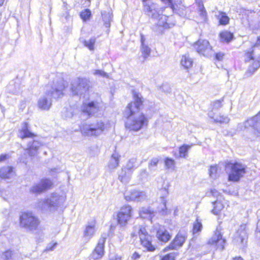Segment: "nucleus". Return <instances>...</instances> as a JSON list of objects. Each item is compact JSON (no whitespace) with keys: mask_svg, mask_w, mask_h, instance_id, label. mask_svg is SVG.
Listing matches in <instances>:
<instances>
[{"mask_svg":"<svg viewBox=\"0 0 260 260\" xmlns=\"http://www.w3.org/2000/svg\"><path fill=\"white\" fill-rule=\"evenodd\" d=\"M133 98L134 101L128 103L124 111L126 119L124 126L129 131L136 132L148 125V117L145 114L140 111L143 105L142 97L139 93L134 92Z\"/></svg>","mask_w":260,"mask_h":260,"instance_id":"1","label":"nucleus"},{"mask_svg":"<svg viewBox=\"0 0 260 260\" xmlns=\"http://www.w3.org/2000/svg\"><path fill=\"white\" fill-rule=\"evenodd\" d=\"M66 85L64 81L61 77H56L52 83L45 87V94L38 101V106L42 110H48L52 105L51 98L59 99L64 95Z\"/></svg>","mask_w":260,"mask_h":260,"instance_id":"2","label":"nucleus"},{"mask_svg":"<svg viewBox=\"0 0 260 260\" xmlns=\"http://www.w3.org/2000/svg\"><path fill=\"white\" fill-rule=\"evenodd\" d=\"M257 46V44L255 43L250 49L244 52V62H248L252 61L245 72L244 75L246 78L251 76L260 67V55L256 57L254 55V48Z\"/></svg>","mask_w":260,"mask_h":260,"instance_id":"3","label":"nucleus"},{"mask_svg":"<svg viewBox=\"0 0 260 260\" xmlns=\"http://www.w3.org/2000/svg\"><path fill=\"white\" fill-rule=\"evenodd\" d=\"M225 168L230 169L228 180L232 182H238L246 173V167L239 162L228 161L225 164Z\"/></svg>","mask_w":260,"mask_h":260,"instance_id":"4","label":"nucleus"},{"mask_svg":"<svg viewBox=\"0 0 260 260\" xmlns=\"http://www.w3.org/2000/svg\"><path fill=\"white\" fill-rule=\"evenodd\" d=\"M133 215V208L128 204L121 206L116 215V221L120 226H126Z\"/></svg>","mask_w":260,"mask_h":260,"instance_id":"5","label":"nucleus"},{"mask_svg":"<svg viewBox=\"0 0 260 260\" xmlns=\"http://www.w3.org/2000/svg\"><path fill=\"white\" fill-rule=\"evenodd\" d=\"M40 221L39 218L31 212H24L20 216V224L29 231L37 229Z\"/></svg>","mask_w":260,"mask_h":260,"instance_id":"6","label":"nucleus"},{"mask_svg":"<svg viewBox=\"0 0 260 260\" xmlns=\"http://www.w3.org/2000/svg\"><path fill=\"white\" fill-rule=\"evenodd\" d=\"M138 234L140 244L147 251L153 252L156 249V246L153 242V236L149 234L145 227H140Z\"/></svg>","mask_w":260,"mask_h":260,"instance_id":"7","label":"nucleus"},{"mask_svg":"<svg viewBox=\"0 0 260 260\" xmlns=\"http://www.w3.org/2000/svg\"><path fill=\"white\" fill-rule=\"evenodd\" d=\"M175 25L174 21L169 16L162 15L158 19V23L155 26V32L157 36H161L169 29Z\"/></svg>","mask_w":260,"mask_h":260,"instance_id":"8","label":"nucleus"},{"mask_svg":"<svg viewBox=\"0 0 260 260\" xmlns=\"http://www.w3.org/2000/svg\"><path fill=\"white\" fill-rule=\"evenodd\" d=\"M64 201L63 196H60L55 193H52L50 198L40 202L38 206L43 209L48 208L51 210L61 205Z\"/></svg>","mask_w":260,"mask_h":260,"instance_id":"9","label":"nucleus"},{"mask_svg":"<svg viewBox=\"0 0 260 260\" xmlns=\"http://www.w3.org/2000/svg\"><path fill=\"white\" fill-rule=\"evenodd\" d=\"M195 50L200 54L208 56L213 51V48L209 41L206 39H199L192 45Z\"/></svg>","mask_w":260,"mask_h":260,"instance_id":"10","label":"nucleus"},{"mask_svg":"<svg viewBox=\"0 0 260 260\" xmlns=\"http://www.w3.org/2000/svg\"><path fill=\"white\" fill-rule=\"evenodd\" d=\"M187 236L185 234L178 232L171 242L164 248L163 252H166L170 250H176L182 247L185 242Z\"/></svg>","mask_w":260,"mask_h":260,"instance_id":"11","label":"nucleus"},{"mask_svg":"<svg viewBox=\"0 0 260 260\" xmlns=\"http://www.w3.org/2000/svg\"><path fill=\"white\" fill-rule=\"evenodd\" d=\"M225 240L222 238V235L219 230H215L213 235L207 241V244L213 247L215 250H222L224 248Z\"/></svg>","mask_w":260,"mask_h":260,"instance_id":"12","label":"nucleus"},{"mask_svg":"<svg viewBox=\"0 0 260 260\" xmlns=\"http://www.w3.org/2000/svg\"><path fill=\"white\" fill-rule=\"evenodd\" d=\"M246 229V224H244L240 225L233 238V241L235 244L244 246L247 244L248 235Z\"/></svg>","mask_w":260,"mask_h":260,"instance_id":"13","label":"nucleus"},{"mask_svg":"<svg viewBox=\"0 0 260 260\" xmlns=\"http://www.w3.org/2000/svg\"><path fill=\"white\" fill-rule=\"evenodd\" d=\"M198 7V11L195 19L198 23H205L208 20L207 12L202 0H195Z\"/></svg>","mask_w":260,"mask_h":260,"instance_id":"14","label":"nucleus"},{"mask_svg":"<svg viewBox=\"0 0 260 260\" xmlns=\"http://www.w3.org/2000/svg\"><path fill=\"white\" fill-rule=\"evenodd\" d=\"M106 128L105 123L102 121L91 124L89 127L85 129L84 134L87 136H97L102 134Z\"/></svg>","mask_w":260,"mask_h":260,"instance_id":"15","label":"nucleus"},{"mask_svg":"<svg viewBox=\"0 0 260 260\" xmlns=\"http://www.w3.org/2000/svg\"><path fill=\"white\" fill-rule=\"evenodd\" d=\"M100 109V104L97 101L85 102L83 105L82 112L88 117H91L96 113Z\"/></svg>","mask_w":260,"mask_h":260,"instance_id":"16","label":"nucleus"},{"mask_svg":"<svg viewBox=\"0 0 260 260\" xmlns=\"http://www.w3.org/2000/svg\"><path fill=\"white\" fill-rule=\"evenodd\" d=\"M156 237L160 243L166 244L172 238V234L167 229L162 225H159L156 230Z\"/></svg>","mask_w":260,"mask_h":260,"instance_id":"17","label":"nucleus"},{"mask_svg":"<svg viewBox=\"0 0 260 260\" xmlns=\"http://www.w3.org/2000/svg\"><path fill=\"white\" fill-rule=\"evenodd\" d=\"M106 238L102 237L99 240L97 244L91 253V258L93 260L101 259L104 255L105 244Z\"/></svg>","mask_w":260,"mask_h":260,"instance_id":"18","label":"nucleus"},{"mask_svg":"<svg viewBox=\"0 0 260 260\" xmlns=\"http://www.w3.org/2000/svg\"><path fill=\"white\" fill-rule=\"evenodd\" d=\"M52 185L51 181L47 179H42L38 183L34 185L30 188L33 193H40L50 188Z\"/></svg>","mask_w":260,"mask_h":260,"instance_id":"19","label":"nucleus"},{"mask_svg":"<svg viewBox=\"0 0 260 260\" xmlns=\"http://www.w3.org/2000/svg\"><path fill=\"white\" fill-rule=\"evenodd\" d=\"M43 145V142L34 140L32 142H29L27 148L25 149V152L31 157L35 156L38 154L39 148Z\"/></svg>","mask_w":260,"mask_h":260,"instance_id":"20","label":"nucleus"},{"mask_svg":"<svg viewBox=\"0 0 260 260\" xmlns=\"http://www.w3.org/2000/svg\"><path fill=\"white\" fill-rule=\"evenodd\" d=\"M145 194L143 191L134 189L128 192L125 193V199L127 201H141L144 198Z\"/></svg>","mask_w":260,"mask_h":260,"instance_id":"21","label":"nucleus"},{"mask_svg":"<svg viewBox=\"0 0 260 260\" xmlns=\"http://www.w3.org/2000/svg\"><path fill=\"white\" fill-rule=\"evenodd\" d=\"M180 64L184 70L188 71L193 66V60L189 54H183L181 57Z\"/></svg>","mask_w":260,"mask_h":260,"instance_id":"22","label":"nucleus"},{"mask_svg":"<svg viewBox=\"0 0 260 260\" xmlns=\"http://www.w3.org/2000/svg\"><path fill=\"white\" fill-rule=\"evenodd\" d=\"M81 80L77 78L72 80L70 84V90L74 95H80L81 90Z\"/></svg>","mask_w":260,"mask_h":260,"instance_id":"23","label":"nucleus"},{"mask_svg":"<svg viewBox=\"0 0 260 260\" xmlns=\"http://www.w3.org/2000/svg\"><path fill=\"white\" fill-rule=\"evenodd\" d=\"M80 104L78 106H72L69 110H67L62 113V116L66 118H70L79 115V118H80Z\"/></svg>","mask_w":260,"mask_h":260,"instance_id":"24","label":"nucleus"},{"mask_svg":"<svg viewBox=\"0 0 260 260\" xmlns=\"http://www.w3.org/2000/svg\"><path fill=\"white\" fill-rule=\"evenodd\" d=\"M35 135L28 129V124L26 122L23 123L21 129L18 132V137L21 139L26 138H33Z\"/></svg>","mask_w":260,"mask_h":260,"instance_id":"25","label":"nucleus"},{"mask_svg":"<svg viewBox=\"0 0 260 260\" xmlns=\"http://www.w3.org/2000/svg\"><path fill=\"white\" fill-rule=\"evenodd\" d=\"M220 41L222 43H229L234 39V34L228 30H223L218 34Z\"/></svg>","mask_w":260,"mask_h":260,"instance_id":"26","label":"nucleus"},{"mask_svg":"<svg viewBox=\"0 0 260 260\" xmlns=\"http://www.w3.org/2000/svg\"><path fill=\"white\" fill-rule=\"evenodd\" d=\"M216 18L218 20L219 25L225 26L230 23V17L225 12L219 11L218 14L216 15Z\"/></svg>","mask_w":260,"mask_h":260,"instance_id":"27","label":"nucleus"},{"mask_svg":"<svg viewBox=\"0 0 260 260\" xmlns=\"http://www.w3.org/2000/svg\"><path fill=\"white\" fill-rule=\"evenodd\" d=\"M14 175L13 168L11 167H4L0 170V177L9 178Z\"/></svg>","mask_w":260,"mask_h":260,"instance_id":"28","label":"nucleus"},{"mask_svg":"<svg viewBox=\"0 0 260 260\" xmlns=\"http://www.w3.org/2000/svg\"><path fill=\"white\" fill-rule=\"evenodd\" d=\"M119 157L120 156L116 153L111 155L110 162L108 165V169L110 171H112L118 166Z\"/></svg>","mask_w":260,"mask_h":260,"instance_id":"29","label":"nucleus"},{"mask_svg":"<svg viewBox=\"0 0 260 260\" xmlns=\"http://www.w3.org/2000/svg\"><path fill=\"white\" fill-rule=\"evenodd\" d=\"M3 256L6 260H20L21 256L19 252L13 251H6Z\"/></svg>","mask_w":260,"mask_h":260,"instance_id":"30","label":"nucleus"},{"mask_svg":"<svg viewBox=\"0 0 260 260\" xmlns=\"http://www.w3.org/2000/svg\"><path fill=\"white\" fill-rule=\"evenodd\" d=\"M95 224H89L86 226L84 232V238L86 240H88L93 236L95 232Z\"/></svg>","mask_w":260,"mask_h":260,"instance_id":"31","label":"nucleus"},{"mask_svg":"<svg viewBox=\"0 0 260 260\" xmlns=\"http://www.w3.org/2000/svg\"><path fill=\"white\" fill-rule=\"evenodd\" d=\"M192 145L183 144L179 147V155L177 157L186 158L188 155V151L191 147Z\"/></svg>","mask_w":260,"mask_h":260,"instance_id":"32","label":"nucleus"},{"mask_svg":"<svg viewBox=\"0 0 260 260\" xmlns=\"http://www.w3.org/2000/svg\"><path fill=\"white\" fill-rule=\"evenodd\" d=\"M213 208L212 212L215 215H219L224 208V204L220 201H216L213 203Z\"/></svg>","mask_w":260,"mask_h":260,"instance_id":"33","label":"nucleus"},{"mask_svg":"<svg viewBox=\"0 0 260 260\" xmlns=\"http://www.w3.org/2000/svg\"><path fill=\"white\" fill-rule=\"evenodd\" d=\"M164 164L166 168L168 170H175L176 162L172 158L167 157L164 159Z\"/></svg>","mask_w":260,"mask_h":260,"instance_id":"34","label":"nucleus"},{"mask_svg":"<svg viewBox=\"0 0 260 260\" xmlns=\"http://www.w3.org/2000/svg\"><path fill=\"white\" fill-rule=\"evenodd\" d=\"M203 228L201 220L198 218L193 223L192 232L193 234L200 232Z\"/></svg>","mask_w":260,"mask_h":260,"instance_id":"35","label":"nucleus"},{"mask_svg":"<svg viewBox=\"0 0 260 260\" xmlns=\"http://www.w3.org/2000/svg\"><path fill=\"white\" fill-rule=\"evenodd\" d=\"M178 255V252H170L161 256L159 260H176V257Z\"/></svg>","mask_w":260,"mask_h":260,"instance_id":"36","label":"nucleus"},{"mask_svg":"<svg viewBox=\"0 0 260 260\" xmlns=\"http://www.w3.org/2000/svg\"><path fill=\"white\" fill-rule=\"evenodd\" d=\"M92 17V13L89 9H85L82 12V21L87 22L90 20Z\"/></svg>","mask_w":260,"mask_h":260,"instance_id":"37","label":"nucleus"},{"mask_svg":"<svg viewBox=\"0 0 260 260\" xmlns=\"http://www.w3.org/2000/svg\"><path fill=\"white\" fill-rule=\"evenodd\" d=\"M95 43V40L94 38L89 39L88 41H84V46L87 47L89 50H93L94 49V45Z\"/></svg>","mask_w":260,"mask_h":260,"instance_id":"38","label":"nucleus"},{"mask_svg":"<svg viewBox=\"0 0 260 260\" xmlns=\"http://www.w3.org/2000/svg\"><path fill=\"white\" fill-rule=\"evenodd\" d=\"M162 3L167 5L169 7L174 10L175 8L176 3L175 0H160Z\"/></svg>","mask_w":260,"mask_h":260,"instance_id":"39","label":"nucleus"},{"mask_svg":"<svg viewBox=\"0 0 260 260\" xmlns=\"http://www.w3.org/2000/svg\"><path fill=\"white\" fill-rule=\"evenodd\" d=\"M150 49L147 46H143L142 48V54L144 59L147 58L150 55Z\"/></svg>","mask_w":260,"mask_h":260,"instance_id":"40","label":"nucleus"},{"mask_svg":"<svg viewBox=\"0 0 260 260\" xmlns=\"http://www.w3.org/2000/svg\"><path fill=\"white\" fill-rule=\"evenodd\" d=\"M210 118L213 119L215 123H223L228 121V118L223 115H220L219 118H214L213 116H210Z\"/></svg>","mask_w":260,"mask_h":260,"instance_id":"41","label":"nucleus"},{"mask_svg":"<svg viewBox=\"0 0 260 260\" xmlns=\"http://www.w3.org/2000/svg\"><path fill=\"white\" fill-rule=\"evenodd\" d=\"M218 171V167L217 165L211 166L209 170V175L211 177L215 176Z\"/></svg>","mask_w":260,"mask_h":260,"instance_id":"42","label":"nucleus"},{"mask_svg":"<svg viewBox=\"0 0 260 260\" xmlns=\"http://www.w3.org/2000/svg\"><path fill=\"white\" fill-rule=\"evenodd\" d=\"M225 56V53L222 52H216L214 55V59L216 61H221L223 60Z\"/></svg>","mask_w":260,"mask_h":260,"instance_id":"43","label":"nucleus"},{"mask_svg":"<svg viewBox=\"0 0 260 260\" xmlns=\"http://www.w3.org/2000/svg\"><path fill=\"white\" fill-rule=\"evenodd\" d=\"M12 86V85L10 84L8 86V88L9 89V90L10 91V92H11L13 94H17V93H19V92H20V85L18 84H17L15 85V86L16 88H15V89L14 90H12L10 88Z\"/></svg>","mask_w":260,"mask_h":260,"instance_id":"44","label":"nucleus"},{"mask_svg":"<svg viewBox=\"0 0 260 260\" xmlns=\"http://www.w3.org/2000/svg\"><path fill=\"white\" fill-rule=\"evenodd\" d=\"M159 161L160 159L158 158H153L149 163V167H154L157 166Z\"/></svg>","mask_w":260,"mask_h":260,"instance_id":"45","label":"nucleus"},{"mask_svg":"<svg viewBox=\"0 0 260 260\" xmlns=\"http://www.w3.org/2000/svg\"><path fill=\"white\" fill-rule=\"evenodd\" d=\"M94 74L96 75H99L104 77H108V74L104 71L100 70H96L94 71Z\"/></svg>","mask_w":260,"mask_h":260,"instance_id":"46","label":"nucleus"},{"mask_svg":"<svg viewBox=\"0 0 260 260\" xmlns=\"http://www.w3.org/2000/svg\"><path fill=\"white\" fill-rule=\"evenodd\" d=\"M57 243H50L46 247V249H45V251H50L53 250L55 247L56 246Z\"/></svg>","mask_w":260,"mask_h":260,"instance_id":"47","label":"nucleus"},{"mask_svg":"<svg viewBox=\"0 0 260 260\" xmlns=\"http://www.w3.org/2000/svg\"><path fill=\"white\" fill-rule=\"evenodd\" d=\"M122 171L123 172L124 175H120L119 176V179H120V180L121 181H123L124 180V177H125L124 175H126L127 172H130L131 169L129 168H124V169H122Z\"/></svg>","mask_w":260,"mask_h":260,"instance_id":"48","label":"nucleus"},{"mask_svg":"<svg viewBox=\"0 0 260 260\" xmlns=\"http://www.w3.org/2000/svg\"><path fill=\"white\" fill-rule=\"evenodd\" d=\"M144 9L147 12V13H151L152 12V9L151 8V6L146 4V3H144Z\"/></svg>","mask_w":260,"mask_h":260,"instance_id":"49","label":"nucleus"},{"mask_svg":"<svg viewBox=\"0 0 260 260\" xmlns=\"http://www.w3.org/2000/svg\"><path fill=\"white\" fill-rule=\"evenodd\" d=\"M141 257V254H139L138 252L135 251L133 253L131 256V258L133 260H137L139 259Z\"/></svg>","mask_w":260,"mask_h":260,"instance_id":"50","label":"nucleus"},{"mask_svg":"<svg viewBox=\"0 0 260 260\" xmlns=\"http://www.w3.org/2000/svg\"><path fill=\"white\" fill-rule=\"evenodd\" d=\"M161 203L163 204L164 207L163 208H162L161 209H160V212H166V210H167V208H166L167 201H166V200L164 198H162Z\"/></svg>","mask_w":260,"mask_h":260,"instance_id":"51","label":"nucleus"},{"mask_svg":"<svg viewBox=\"0 0 260 260\" xmlns=\"http://www.w3.org/2000/svg\"><path fill=\"white\" fill-rule=\"evenodd\" d=\"M8 157V154H1L0 155V162L6 160Z\"/></svg>","mask_w":260,"mask_h":260,"instance_id":"52","label":"nucleus"},{"mask_svg":"<svg viewBox=\"0 0 260 260\" xmlns=\"http://www.w3.org/2000/svg\"><path fill=\"white\" fill-rule=\"evenodd\" d=\"M143 212L149 215H152L154 214V211L150 209H146L143 211Z\"/></svg>","mask_w":260,"mask_h":260,"instance_id":"53","label":"nucleus"},{"mask_svg":"<svg viewBox=\"0 0 260 260\" xmlns=\"http://www.w3.org/2000/svg\"><path fill=\"white\" fill-rule=\"evenodd\" d=\"M232 260H244L243 258L240 256H235L234 257H233Z\"/></svg>","mask_w":260,"mask_h":260,"instance_id":"54","label":"nucleus"},{"mask_svg":"<svg viewBox=\"0 0 260 260\" xmlns=\"http://www.w3.org/2000/svg\"><path fill=\"white\" fill-rule=\"evenodd\" d=\"M214 106H221V101L217 100L214 102Z\"/></svg>","mask_w":260,"mask_h":260,"instance_id":"55","label":"nucleus"},{"mask_svg":"<svg viewBox=\"0 0 260 260\" xmlns=\"http://www.w3.org/2000/svg\"><path fill=\"white\" fill-rule=\"evenodd\" d=\"M110 260H121V256H115L113 258L110 259Z\"/></svg>","mask_w":260,"mask_h":260,"instance_id":"56","label":"nucleus"},{"mask_svg":"<svg viewBox=\"0 0 260 260\" xmlns=\"http://www.w3.org/2000/svg\"><path fill=\"white\" fill-rule=\"evenodd\" d=\"M141 43H142V46H145L144 45V38L143 36H142V35L141 36Z\"/></svg>","mask_w":260,"mask_h":260,"instance_id":"57","label":"nucleus"},{"mask_svg":"<svg viewBox=\"0 0 260 260\" xmlns=\"http://www.w3.org/2000/svg\"><path fill=\"white\" fill-rule=\"evenodd\" d=\"M20 161H21V162H22L23 163H24V164H26V162H27V161H26V158H24L22 157V158H21V159H20Z\"/></svg>","mask_w":260,"mask_h":260,"instance_id":"58","label":"nucleus"},{"mask_svg":"<svg viewBox=\"0 0 260 260\" xmlns=\"http://www.w3.org/2000/svg\"><path fill=\"white\" fill-rule=\"evenodd\" d=\"M4 1V0H0V6H1L3 5Z\"/></svg>","mask_w":260,"mask_h":260,"instance_id":"59","label":"nucleus"},{"mask_svg":"<svg viewBox=\"0 0 260 260\" xmlns=\"http://www.w3.org/2000/svg\"><path fill=\"white\" fill-rule=\"evenodd\" d=\"M81 127L80 126V125H79V129H78L77 130H81Z\"/></svg>","mask_w":260,"mask_h":260,"instance_id":"60","label":"nucleus"},{"mask_svg":"<svg viewBox=\"0 0 260 260\" xmlns=\"http://www.w3.org/2000/svg\"><path fill=\"white\" fill-rule=\"evenodd\" d=\"M80 17L81 18V12L79 13Z\"/></svg>","mask_w":260,"mask_h":260,"instance_id":"61","label":"nucleus"},{"mask_svg":"<svg viewBox=\"0 0 260 260\" xmlns=\"http://www.w3.org/2000/svg\"><path fill=\"white\" fill-rule=\"evenodd\" d=\"M24 155L25 156H26V153H24Z\"/></svg>","mask_w":260,"mask_h":260,"instance_id":"62","label":"nucleus"},{"mask_svg":"<svg viewBox=\"0 0 260 260\" xmlns=\"http://www.w3.org/2000/svg\"><path fill=\"white\" fill-rule=\"evenodd\" d=\"M258 40H260V38H258Z\"/></svg>","mask_w":260,"mask_h":260,"instance_id":"63","label":"nucleus"}]
</instances>
